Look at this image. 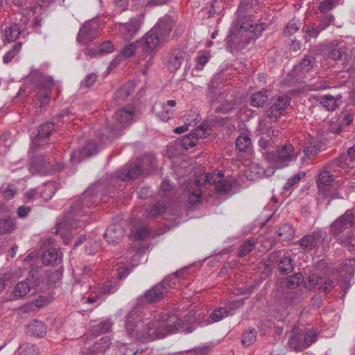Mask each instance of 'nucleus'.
Listing matches in <instances>:
<instances>
[{
	"instance_id": "obj_40",
	"label": "nucleus",
	"mask_w": 355,
	"mask_h": 355,
	"mask_svg": "<svg viewBox=\"0 0 355 355\" xmlns=\"http://www.w3.org/2000/svg\"><path fill=\"white\" fill-rule=\"evenodd\" d=\"M19 355H38L39 349L37 345L25 343L19 347Z\"/></svg>"
},
{
	"instance_id": "obj_34",
	"label": "nucleus",
	"mask_w": 355,
	"mask_h": 355,
	"mask_svg": "<svg viewBox=\"0 0 355 355\" xmlns=\"http://www.w3.org/2000/svg\"><path fill=\"white\" fill-rule=\"evenodd\" d=\"M54 129V124L52 122H47L42 124L38 128L37 138L35 141V143L39 144V139L40 138H47L52 133Z\"/></svg>"
},
{
	"instance_id": "obj_63",
	"label": "nucleus",
	"mask_w": 355,
	"mask_h": 355,
	"mask_svg": "<svg viewBox=\"0 0 355 355\" xmlns=\"http://www.w3.org/2000/svg\"><path fill=\"white\" fill-rule=\"evenodd\" d=\"M250 31L254 33V37L257 38L259 37L263 31V27L262 24H255L250 26Z\"/></svg>"
},
{
	"instance_id": "obj_52",
	"label": "nucleus",
	"mask_w": 355,
	"mask_h": 355,
	"mask_svg": "<svg viewBox=\"0 0 355 355\" xmlns=\"http://www.w3.org/2000/svg\"><path fill=\"white\" fill-rule=\"evenodd\" d=\"M109 346V339L107 337L102 338L100 342L95 343L93 347L94 350H97L99 352L104 353Z\"/></svg>"
},
{
	"instance_id": "obj_59",
	"label": "nucleus",
	"mask_w": 355,
	"mask_h": 355,
	"mask_svg": "<svg viewBox=\"0 0 355 355\" xmlns=\"http://www.w3.org/2000/svg\"><path fill=\"white\" fill-rule=\"evenodd\" d=\"M114 50V46L110 41H105L99 45V52L101 53H110Z\"/></svg>"
},
{
	"instance_id": "obj_62",
	"label": "nucleus",
	"mask_w": 355,
	"mask_h": 355,
	"mask_svg": "<svg viewBox=\"0 0 355 355\" xmlns=\"http://www.w3.org/2000/svg\"><path fill=\"white\" fill-rule=\"evenodd\" d=\"M31 211V209L29 207L22 205L18 207L17 211V215L18 218H24L29 215Z\"/></svg>"
},
{
	"instance_id": "obj_60",
	"label": "nucleus",
	"mask_w": 355,
	"mask_h": 355,
	"mask_svg": "<svg viewBox=\"0 0 355 355\" xmlns=\"http://www.w3.org/2000/svg\"><path fill=\"white\" fill-rule=\"evenodd\" d=\"M211 128L209 124L207 123H201L198 128L195 130L193 132L200 134L201 135H205L206 137L207 135H209L211 133Z\"/></svg>"
},
{
	"instance_id": "obj_41",
	"label": "nucleus",
	"mask_w": 355,
	"mask_h": 355,
	"mask_svg": "<svg viewBox=\"0 0 355 355\" xmlns=\"http://www.w3.org/2000/svg\"><path fill=\"white\" fill-rule=\"evenodd\" d=\"M165 206L162 202H156L146 209L148 217H156L165 211Z\"/></svg>"
},
{
	"instance_id": "obj_17",
	"label": "nucleus",
	"mask_w": 355,
	"mask_h": 355,
	"mask_svg": "<svg viewBox=\"0 0 355 355\" xmlns=\"http://www.w3.org/2000/svg\"><path fill=\"white\" fill-rule=\"evenodd\" d=\"M96 25L93 22L85 24L80 29L77 35V40L83 44L91 42L97 36Z\"/></svg>"
},
{
	"instance_id": "obj_15",
	"label": "nucleus",
	"mask_w": 355,
	"mask_h": 355,
	"mask_svg": "<svg viewBox=\"0 0 355 355\" xmlns=\"http://www.w3.org/2000/svg\"><path fill=\"white\" fill-rule=\"evenodd\" d=\"M51 169L49 161L46 160L43 156L34 157L31 160L30 171L33 174L46 175Z\"/></svg>"
},
{
	"instance_id": "obj_36",
	"label": "nucleus",
	"mask_w": 355,
	"mask_h": 355,
	"mask_svg": "<svg viewBox=\"0 0 355 355\" xmlns=\"http://www.w3.org/2000/svg\"><path fill=\"white\" fill-rule=\"evenodd\" d=\"M294 234V229L288 224H283L279 227L278 235L284 241L291 239Z\"/></svg>"
},
{
	"instance_id": "obj_53",
	"label": "nucleus",
	"mask_w": 355,
	"mask_h": 355,
	"mask_svg": "<svg viewBox=\"0 0 355 355\" xmlns=\"http://www.w3.org/2000/svg\"><path fill=\"white\" fill-rule=\"evenodd\" d=\"M201 199L202 193L201 190L199 189L191 192L188 198L189 202L191 205H196L198 202H200L201 201Z\"/></svg>"
},
{
	"instance_id": "obj_24",
	"label": "nucleus",
	"mask_w": 355,
	"mask_h": 355,
	"mask_svg": "<svg viewBox=\"0 0 355 355\" xmlns=\"http://www.w3.org/2000/svg\"><path fill=\"white\" fill-rule=\"evenodd\" d=\"M26 329L28 334L36 337H42L46 333V326L45 324L37 320L31 322Z\"/></svg>"
},
{
	"instance_id": "obj_13",
	"label": "nucleus",
	"mask_w": 355,
	"mask_h": 355,
	"mask_svg": "<svg viewBox=\"0 0 355 355\" xmlns=\"http://www.w3.org/2000/svg\"><path fill=\"white\" fill-rule=\"evenodd\" d=\"M349 47L344 42L337 43L331 48L329 58L335 62L345 63L349 58Z\"/></svg>"
},
{
	"instance_id": "obj_25",
	"label": "nucleus",
	"mask_w": 355,
	"mask_h": 355,
	"mask_svg": "<svg viewBox=\"0 0 355 355\" xmlns=\"http://www.w3.org/2000/svg\"><path fill=\"white\" fill-rule=\"evenodd\" d=\"M293 259L291 257L289 253H285L278 263V270L282 274H288L293 271L294 268Z\"/></svg>"
},
{
	"instance_id": "obj_39",
	"label": "nucleus",
	"mask_w": 355,
	"mask_h": 355,
	"mask_svg": "<svg viewBox=\"0 0 355 355\" xmlns=\"http://www.w3.org/2000/svg\"><path fill=\"white\" fill-rule=\"evenodd\" d=\"M334 175L330 172L329 170H327L325 167L324 171H322L318 176V184L319 186H329L331 184V182L334 180Z\"/></svg>"
},
{
	"instance_id": "obj_2",
	"label": "nucleus",
	"mask_w": 355,
	"mask_h": 355,
	"mask_svg": "<svg viewBox=\"0 0 355 355\" xmlns=\"http://www.w3.org/2000/svg\"><path fill=\"white\" fill-rule=\"evenodd\" d=\"M173 27L172 18L165 15L160 18L156 24L137 42L141 44L143 51L155 53L166 42Z\"/></svg>"
},
{
	"instance_id": "obj_42",
	"label": "nucleus",
	"mask_w": 355,
	"mask_h": 355,
	"mask_svg": "<svg viewBox=\"0 0 355 355\" xmlns=\"http://www.w3.org/2000/svg\"><path fill=\"white\" fill-rule=\"evenodd\" d=\"M302 282V275L295 273L287 277L286 286L290 288H295L300 285Z\"/></svg>"
},
{
	"instance_id": "obj_44",
	"label": "nucleus",
	"mask_w": 355,
	"mask_h": 355,
	"mask_svg": "<svg viewBox=\"0 0 355 355\" xmlns=\"http://www.w3.org/2000/svg\"><path fill=\"white\" fill-rule=\"evenodd\" d=\"M135 239L144 240L150 236V230L146 226H142L131 231Z\"/></svg>"
},
{
	"instance_id": "obj_35",
	"label": "nucleus",
	"mask_w": 355,
	"mask_h": 355,
	"mask_svg": "<svg viewBox=\"0 0 355 355\" xmlns=\"http://www.w3.org/2000/svg\"><path fill=\"white\" fill-rule=\"evenodd\" d=\"M20 34V31L17 24L6 27L4 30L5 40L8 42L16 40Z\"/></svg>"
},
{
	"instance_id": "obj_5",
	"label": "nucleus",
	"mask_w": 355,
	"mask_h": 355,
	"mask_svg": "<svg viewBox=\"0 0 355 355\" xmlns=\"http://www.w3.org/2000/svg\"><path fill=\"white\" fill-rule=\"evenodd\" d=\"M135 121V107L131 105L125 106L114 115L113 122L109 124L110 132L114 135H119L122 130L129 126Z\"/></svg>"
},
{
	"instance_id": "obj_38",
	"label": "nucleus",
	"mask_w": 355,
	"mask_h": 355,
	"mask_svg": "<svg viewBox=\"0 0 355 355\" xmlns=\"http://www.w3.org/2000/svg\"><path fill=\"white\" fill-rule=\"evenodd\" d=\"M21 45V42L15 44L12 49L7 51L3 56V62L5 64L10 62L20 52Z\"/></svg>"
},
{
	"instance_id": "obj_56",
	"label": "nucleus",
	"mask_w": 355,
	"mask_h": 355,
	"mask_svg": "<svg viewBox=\"0 0 355 355\" xmlns=\"http://www.w3.org/2000/svg\"><path fill=\"white\" fill-rule=\"evenodd\" d=\"M137 46L135 43H130L129 44L126 45L124 48H123L121 53L125 58H130L134 55Z\"/></svg>"
},
{
	"instance_id": "obj_8",
	"label": "nucleus",
	"mask_w": 355,
	"mask_h": 355,
	"mask_svg": "<svg viewBox=\"0 0 355 355\" xmlns=\"http://www.w3.org/2000/svg\"><path fill=\"white\" fill-rule=\"evenodd\" d=\"M355 225V214L351 210H347L344 214L338 218L331 225V232L338 236L345 230Z\"/></svg>"
},
{
	"instance_id": "obj_12",
	"label": "nucleus",
	"mask_w": 355,
	"mask_h": 355,
	"mask_svg": "<svg viewBox=\"0 0 355 355\" xmlns=\"http://www.w3.org/2000/svg\"><path fill=\"white\" fill-rule=\"evenodd\" d=\"M277 158L278 168L286 166L289 162L295 159L293 145L284 144L279 146L277 150Z\"/></svg>"
},
{
	"instance_id": "obj_3",
	"label": "nucleus",
	"mask_w": 355,
	"mask_h": 355,
	"mask_svg": "<svg viewBox=\"0 0 355 355\" xmlns=\"http://www.w3.org/2000/svg\"><path fill=\"white\" fill-rule=\"evenodd\" d=\"M99 186L98 184H91L88 187L82 194L80 199L71 207L64 222L62 223L63 225L66 223V225H68L69 229H76L83 226V222H85V220L82 218L89 213L87 209H89L96 203V200H94V198L98 191Z\"/></svg>"
},
{
	"instance_id": "obj_46",
	"label": "nucleus",
	"mask_w": 355,
	"mask_h": 355,
	"mask_svg": "<svg viewBox=\"0 0 355 355\" xmlns=\"http://www.w3.org/2000/svg\"><path fill=\"white\" fill-rule=\"evenodd\" d=\"M322 29V28H319L318 27L315 26L307 27L305 31V35L304 36L306 42H311V39L316 38Z\"/></svg>"
},
{
	"instance_id": "obj_11",
	"label": "nucleus",
	"mask_w": 355,
	"mask_h": 355,
	"mask_svg": "<svg viewBox=\"0 0 355 355\" xmlns=\"http://www.w3.org/2000/svg\"><path fill=\"white\" fill-rule=\"evenodd\" d=\"M176 105L177 103L175 100H168L166 102L158 101L155 103L153 112L160 120L167 121L173 115V112L168 107L172 108Z\"/></svg>"
},
{
	"instance_id": "obj_7",
	"label": "nucleus",
	"mask_w": 355,
	"mask_h": 355,
	"mask_svg": "<svg viewBox=\"0 0 355 355\" xmlns=\"http://www.w3.org/2000/svg\"><path fill=\"white\" fill-rule=\"evenodd\" d=\"M318 334L309 329L305 332L293 331L288 340L289 347L295 352H301L318 340Z\"/></svg>"
},
{
	"instance_id": "obj_22",
	"label": "nucleus",
	"mask_w": 355,
	"mask_h": 355,
	"mask_svg": "<svg viewBox=\"0 0 355 355\" xmlns=\"http://www.w3.org/2000/svg\"><path fill=\"white\" fill-rule=\"evenodd\" d=\"M42 259L45 265H53L61 261V255L57 248H50L44 251Z\"/></svg>"
},
{
	"instance_id": "obj_32",
	"label": "nucleus",
	"mask_w": 355,
	"mask_h": 355,
	"mask_svg": "<svg viewBox=\"0 0 355 355\" xmlns=\"http://www.w3.org/2000/svg\"><path fill=\"white\" fill-rule=\"evenodd\" d=\"M15 219L10 217L0 218V234H9L16 229Z\"/></svg>"
},
{
	"instance_id": "obj_20",
	"label": "nucleus",
	"mask_w": 355,
	"mask_h": 355,
	"mask_svg": "<svg viewBox=\"0 0 355 355\" xmlns=\"http://www.w3.org/2000/svg\"><path fill=\"white\" fill-rule=\"evenodd\" d=\"M186 52L180 49H175L170 55L166 67L171 72L178 70L184 61Z\"/></svg>"
},
{
	"instance_id": "obj_50",
	"label": "nucleus",
	"mask_w": 355,
	"mask_h": 355,
	"mask_svg": "<svg viewBox=\"0 0 355 355\" xmlns=\"http://www.w3.org/2000/svg\"><path fill=\"white\" fill-rule=\"evenodd\" d=\"M112 327V323L110 320H105L101 324L94 327V331L98 334L108 332Z\"/></svg>"
},
{
	"instance_id": "obj_18",
	"label": "nucleus",
	"mask_w": 355,
	"mask_h": 355,
	"mask_svg": "<svg viewBox=\"0 0 355 355\" xmlns=\"http://www.w3.org/2000/svg\"><path fill=\"white\" fill-rule=\"evenodd\" d=\"M124 236V230L119 224L110 225L103 234V237L109 244L119 243Z\"/></svg>"
},
{
	"instance_id": "obj_47",
	"label": "nucleus",
	"mask_w": 355,
	"mask_h": 355,
	"mask_svg": "<svg viewBox=\"0 0 355 355\" xmlns=\"http://www.w3.org/2000/svg\"><path fill=\"white\" fill-rule=\"evenodd\" d=\"M305 176L304 172H300L297 174L295 175L293 177L289 178L286 183L284 185L283 188L284 190H289L291 189L295 184H297L301 179H302Z\"/></svg>"
},
{
	"instance_id": "obj_1",
	"label": "nucleus",
	"mask_w": 355,
	"mask_h": 355,
	"mask_svg": "<svg viewBox=\"0 0 355 355\" xmlns=\"http://www.w3.org/2000/svg\"><path fill=\"white\" fill-rule=\"evenodd\" d=\"M193 322L194 319L189 316L182 319L175 314H164L161 319L146 323L148 326L147 332L141 331L139 328L142 322L137 311L132 310L126 317L125 329L128 335L133 339L153 340L163 338L178 331L184 334L192 333L196 329Z\"/></svg>"
},
{
	"instance_id": "obj_33",
	"label": "nucleus",
	"mask_w": 355,
	"mask_h": 355,
	"mask_svg": "<svg viewBox=\"0 0 355 355\" xmlns=\"http://www.w3.org/2000/svg\"><path fill=\"white\" fill-rule=\"evenodd\" d=\"M315 58L313 55H305L302 61L295 66V69L301 72H308L314 66Z\"/></svg>"
},
{
	"instance_id": "obj_64",
	"label": "nucleus",
	"mask_w": 355,
	"mask_h": 355,
	"mask_svg": "<svg viewBox=\"0 0 355 355\" xmlns=\"http://www.w3.org/2000/svg\"><path fill=\"white\" fill-rule=\"evenodd\" d=\"M334 287V282L331 279H326L319 287L323 291H329Z\"/></svg>"
},
{
	"instance_id": "obj_54",
	"label": "nucleus",
	"mask_w": 355,
	"mask_h": 355,
	"mask_svg": "<svg viewBox=\"0 0 355 355\" xmlns=\"http://www.w3.org/2000/svg\"><path fill=\"white\" fill-rule=\"evenodd\" d=\"M97 79V76L94 73L87 74L82 80L81 85L85 87H90L94 85Z\"/></svg>"
},
{
	"instance_id": "obj_21",
	"label": "nucleus",
	"mask_w": 355,
	"mask_h": 355,
	"mask_svg": "<svg viewBox=\"0 0 355 355\" xmlns=\"http://www.w3.org/2000/svg\"><path fill=\"white\" fill-rule=\"evenodd\" d=\"M322 240L323 237L320 233L313 232L311 234H308L303 236L299 241V243L302 248L309 251L317 247Z\"/></svg>"
},
{
	"instance_id": "obj_55",
	"label": "nucleus",
	"mask_w": 355,
	"mask_h": 355,
	"mask_svg": "<svg viewBox=\"0 0 355 355\" xmlns=\"http://www.w3.org/2000/svg\"><path fill=\"white\" fill-rule=\"evenodd\" d=\"M335 6L334 0H323L319 6V10L323 13L331 10Z\"/></svg>"
},
{
	"instance_id": "obj_23",
	"label": "nucleus",
	"mask_w": 355,
	"mask_h": 355,
	"mask_svg": "<svg viewBox=\"0 0 355 355\" xmlns=\"http://www.w3.org/2000/svg\"><path fill=\"white\" fill-rule=\"evenodd\" d=\"M349 164L347 156L341 155L338 158L331 160L324 167L327 170H329L331 173H336L338 172L340 168H345Z\"/></svg>"
},
{
	"instance_id": "obj_48",
	"label": "nucleus",
	"mask_w": 355,
	"mask_h": 355,
	"mask_svg": "<svg viewBox=\"0 0 355 355\" xmlns=\"http://www.w3.org/2000/svg\"><path fill=\"white\" fill-rule=\"evenodd\" d=\"M320 281L321 277L316 274H312L304 282V286L311 290L318 286Z\"/></svg>"
},
{
	"instance_id": "obj_30",
	"label": "nucleus",
	"mask_w": 355,
	"mask_h": 355,
	"mask_svg": "<svg viewBox=\"0 0 355 355\" xmlns=\"http://www.w3.org/2000/svg\"><path fill=\"white\" fill-rule=\"evenodd\" d=\"M236 146L241 152H248L252 148V141L246 133L241 134L236 139Z\"/></svg>"
},
{
	"instance_id": "obj_26",
	"label": "nucleus",
	"mask_w": 355,
	"mask_h": 355,
	"mask_svg": "<svg viewBox=\"0 0 355 355\" xmlns=\"http://www.w3.org/2000/svg\"><path fill=\"white\" fill-rule=\"evenodd\" d=\"M138 164H139L141 168V173H146L148 174L156 168L157 161L154 155H148L144 156L140 163Z\"/></svg>"
},
{
	"instance_id": "obj_43",
	"label": "nucleus",
	"mask_w": 355,
	"mask_h": 355,
	"mask_svg": "<svg viewBox=\"0 0 355 355\" xmlns=\"http://www.w3.org/2000/svg\"><path fill=\"white\" fill-rule=\"evenodd\" d=\"M256 340L257 331L255 329H252L243 334L242 343L244 346L248 347L252 345Z\"/></svg>"
},
{
	"instance_id": "obj_51",
	"label": "nucleus",
	"mask_w": 355,
	"mask_h": 355,
	"mask_svg": "<svg viewBox=\"0 0 355 355\" xmlns=\"http://www.w3.org/2000/svg\"><path fill=\"white\" fill-rule=\"evenodd\" d=\"M319 148L313 144H310L309 145L306 146L304 149V155L308 159L313 158L319 153Z\"/></svg>"
},
{
	"instance_id": "obj_61",
	"label": "nucleus",
	"mask_w": 355,
	"mask_h": 355,
	"mask_svg": "<svg viewBox=\"0 0 355 355\" xmlns=\"http://www.w3.org/2000/svg\"><path fill=\"white\" fill-rule=\"evenodd\" d=\"M71 115L70 111L68 109H65L56 115V119L58 121L66 122L71 119Z\"/></svg>"
},
{
	"instance_id": "obj_4",
	"label": "nucleus",
	"mask_w": 355,
	"mask_h": 355,
	"mask_svg": "<svg viewBox=\"0 0 355 355\" xmlns=\"http://www.w3.org/2000/svg\"><path fill=\"white\" fill-rule=\"evenodd\" d=\"M198 187H201L205 183L214 185V189L218 193L225 194L232 190V184L230 181L225 180L223 173L220 172L202 174L198 176L195 180Z\"/></svg>"
},
{
	"instance_id": "obj_19",
	"label": "nucleus",
	"mask_w": 355,
	"mask_h": 355,
	"mask_svg": "<svg viewBox=\"0 0 355 355\" xmlns=\"http://www.w3.org/2000/svg\"><path fill=\"white\" fill-rule=\"evenodd\" d=\"M141 173V168L139 164H129L124 166L119 171L118 177L122 181L126 182L138 178Z\"/></svg>"
},
{
	"instance_id": "obj_14",
	"label": "nucleus",
	"mask_w": 355,
	"mask_h": 355,
	"mask_svg": "<svg viewBox=\"0 0 355 355\" xmlns=\"http://www.w3.org/2000/svg\"><path fill=\"white\" fill-rule=\"evenodd\" d=\"M37 284L33 275L28 277L25 280L17 284L14 288L13 294L18 297H25L36 291Z\"/></svg>"
},
{
	"instance_id": "obj_9",
	"label": "nucleus",
	"mask_w": 355,
	"mask_h": 355,
	"mask_svg": "<svg viewBox=\"0 0 355 355\" xmlns=\"http://www.w3.org/2000/svg\"><path fill=\"white\" fill-rule=\"evenodd\" d=\"M142 19L143 17H133L128 22L119 24L118 30L125 41H130L135 37L141 28Z\"/></svg>"
},
{
	"instance_id": "obj_16",
	"label": "nucleus",
	"mask_w": 355,
	"mask_h": 355,
	"mask_svg": "<svg viewBox=\"0 0 355 355\" xmlns=\"http://www.w3.org/2000/svg\"><path fill=\"white\" fill-rule=\"evenodd\" d=\"M53 86L54 83L51 79L44 80L39 84L36 96L41 105H46L49 102Z\"/></svg>"
},
{
	"instance_id": "obj_58",
	"label": "nucleus",
	"mask_w": 355,
	"mask_h": 355,
	"mask_svg": "<svg viewBox=\"0 0 355 355\" xmlns=\"http://www.w3.org/2000/svg\"><path fill=\"white\" fill-rule=\"evenodd\" d=\"M300 29V26L297 22L295 20L290 21L286 26L284 34L292 35L295 33L297 30Z\"/></svg>"
},
{
	"instance_id": "obj_57",
	"label": "nucleus",
	"mask_w": 355,
	"mask_h": 355,
	"mask_svg": "<svg viewBox=\"0 0 355 355\" xmlns=\"http://www.w3.org/2000/svg\"><path fill=\"white\" fill-rule=\"evenodd\" d=\"M17 192V189L12 185H8V188L3 191V197L5 200L12 199Z\"/></svg>"
},
{
	"instance_id": "obj_6",
	"label": "nucleus",
	"mask_w": 355,
	"mask_h": 355,
	"mask_svg": "<svg viewBox=\"0 0 355 355\" xmlns=\"http://www.w3.org/2000/svg\"><path fill=\"white\" fill-rule=\"evenodd\" d=\"M177 281L178 277L174 274L166 277L146 292V300L150 303L161 300L171 290L175 288Z\"/></svg>"
},
{
	"instance_id": "obj_28",
	"label": "nucleus",
	"mask_w": 355,
	"mask_h": 355,
	"mask_svg": "<svg viewBox=\"0 0 355 355\" xmlns=\"http://www.w3.org/2000/svg\"><path fill=\"white\" fill-rule=\"evenodd\" d=\"M204 137L205 135H201L200 134L193 131L181 139V146L185 149L193 148L196 145L198 138H202Z\"/></svg>"
},
{
	"instance_id": "obj_37",
	"label": "nucleus",
	"mask_w": 355,
	"mask_h": 355,
	"mask_svg": "<svg viewBox=\"0 0 355 355\" xmlns=\"http://www.w3.org/2000/svg\"><path fill=\"white\" fill-rule=\"evenodd\" d=\"M133 90L132 85H124L115 92L114 98L116 101H123L133 92Z\"/></svg>"
},
{
	"instance_id": "obj_27",
	"label": "nucleus",
	"mask_w": 355,
	"mask_h": 355,
	"mask_svg": "<svg viewBox=\"0 0 355 355\" xmlns=\"http://www.w3.org/2000/svg\"><path fill=\"white\" fill-rule=\"evenodd\" d=\"M97 152V146L94 142H88L85 146L79 151H74L71 156V159L75 162L76 157L77 155H80L83 157H89Z\"/></svg>"
},
{
	"instance_id": "obj_10",
	"label": "nucleus",
	"mask_w": 355,
	"mask_h": 355,
	"mask_svg": "<svg viewBox=\"0 0 355 355\" xmlns=\"http://www.w3.org/2000/svg\"><path fill=\"white\" fill-rule=\"evenodd\" d=\"M291 103V98L287 95L279 96L274 98V102L267 111V116L272 122L277 121Z\"/></svg>"
},
{
	"instance_id": "obj_31",
	"label": "nucleus",
	"mask_w": 355,
	"mask_h": 355,
	"mask_svg": "<svg viewBox=\"0 0 355 355\" xmlns=\"http://www.w3.org/2000/svg\"><path fill=\"white\" fill-rule=\"evenodd\" d=\"M268 99L269 96L266 91H259L252 94L250 98L251 105L256 107H261Z\"/></svg>"
},
{
	"instance_id": "obj_45",
	"label": "nucleus",
	"mask_w": 355,
	"mask_h": 355,
	"mask_svg": "<svg viewBox=\"0 0 355 355\" xmlns=\"http://www.w3.org/2000/svg\"><path fill=\"white\" fill-rule=\"evenodd\" d=\"M254 248V243L251 240L244 241L239 250V257H245L251 252Z\"/></svg>"
},
{
	"instance_id": "obj_29",
	"label": "nucleus",
	"mask_w": 355,
	"mask_h": 355,
	"mask_svg": "<svg viewBox=\"0 0 355 355\" xmlns=\"http://www.w3.org/2000/svg\"><path fill=\"white\" fill-rule=\"evenodd\" d=\"M341 98L340 96L334 97L330 94L324 95L321 97L320 104L328 111H334L338 106V101Z\"/></svg>"
},
{
	"instance_id": "obj_49",
	"label": "nucleus",
	"mask_w": 355,
	"mask_h": 355,
	"mask_svg": "<svg viewBox=\"0 0 355 355\" xmlns=\"http://www.w3.org/2000/svg\"><path fill=\"white\" fill-rule=\"evenodd\" d=\"M228 315V311L225 308H218L212 311L211 318L214 322H219Z\"/></svg>"
}]
</instances>
